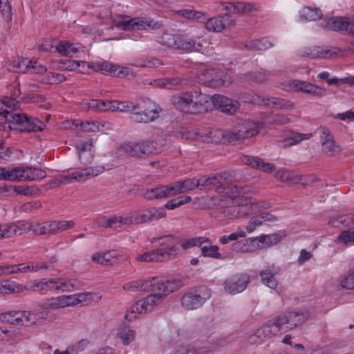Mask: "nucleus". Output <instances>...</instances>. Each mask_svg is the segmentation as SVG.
I'll list each match as a JSON object with an SVG mask.
<instances>
[{"label": "nucleus", "instance_id": "1", "mask_svg": "<svg viewBox=\"0 0 354 354\" xmlns=\"http://www.w3.org/2000/svg\"><path fill=\"white\" fill-rule=\"evenodd\" d=\"M171 103L176 109L182 112L199 114L214 108H221V95H209L202 93L201 90H194L173 96Z\"/></svg>", "mask_w": 354, "mask_h": 354}, {"label": "nucleus", "instance_id": "2", "mask_svg": "<svg viewBox=\"0 0 354 354\" xmlns=\"http://www.w3.org/2000/svg\"><path fill=\"white\" fill-rule=\"evenodd\" d=\"M160 248L150 252H147L136 257L140 262H156L168 260L176 254V243L173 236H165L160 243Z\"/></svg>", "mask_w": 354, "mask_h": 354}, {"label": "nucleus", "instance_id": "3", "mask_svg": "<svg viewBox=\"0 0 354 354\" xmlns=\"http://www.w3.org/2000/svg\"><path fill=\"white\" fill-rule=\"evenodd\" d=\"M260 7L250 2L223 3V28L235 25L236 15L258 11Z\"/></svg>", "mask_w": 354, "mask_h": 354}, {"label": "nucleus", "instance_id": "4", "mask_svg": "<svg viewBox=\"0 0 354 354\" xmlns=\"http://www.w3.org/2000/svg\"><path fill=\"white\" fill-rule=\"evenodd\" d=\"M260 124L251 121H245L239 124L231 130L223 135L225 142L236 145L242 142L247 138L257 136L259 132Z\"/></svg>", "mask_w": 354, "mask_h": 354}, {"label": "nucleus", "instance_id": "5", "mask_svg": "<svg viewBox=\"0 0 354 354\" xmlns=\"http://www.w3.org/2000/svg\"><path fill=\"white\" fill-rule=\"evenodd\" d=\"M183 286V281L179 279L165 280L158 277L149 279V292L156 297V301L160 304L165 298L171 292L178 290Z\"/></svg>", "mask_w": 354, "mask_h": 354}, {"label": "nucleus", "instance_id": "6", "mask_svg": "<svg viewBox=\"0 0 354 354\" xmlns=\"http://www.w3.org/2000/svg\"><path fill=\"white\" fill-rule=\"evenodd\" d=\"M93 69L96 72H100L104 75H109L115 77H123L129 74V68L125 66H120L106 61L95 62L87 63L86 62H81L74 60L71 62L72 68H76L84 66Z\"/></svg>", "mask_w": 354, "mask_h": 354}, {"label": "nucleus", "instance_id": "7", "mask_svg": "<svg viewBox=\"0 0 354 354\" xmlns=\"http://www.w3.org/2000/svg\"><path fill=\"white\" fill-rule=\"evenodd\" d=\"M130 118L136 123H149L159 117L160 109L154 102L145 100L136 104Z\"/></svg>", "mask_w": 354, "mask_h": 354}, {"label": "nucleus", "instance_id": "8", "mask_svg": "<svg viewBox=\"0 0 354 354\" xmlns=\"http://www.w3.org/2000/svg\"><path fill=\"white\" fill-rule=\"evenodd\" d=\"M231 189V192H229L228 189L226 190L225 193L229 197L233 198L234 203L239 206L240 217L254 213L252 198L244 196L243 188L234 186Z\"/></svg>", "mask_w": 354, "mask_h": 354}, {"label": "nucleus", "instance_id": "9", "mask_svg": "<svg viewBox=\"0 0 354 354\" xmlns=\"http://www.w3.org/2000/svg\"><path fill=\"white\" fill-rule=\"evenodd\" d=\"M210 297L211 290L206 287H202L194 292L185 294L181 299V305L186 310L196 309Z\"/></svg>", "mask_w": 354, "mask_h": 354}, {"label": "nucleus", "instance_id": "10", "mask_svg": "<svg viewBox=\"0 0 354 354\" xmlns=\"http://www.w3.org/2000/svg\"><path fill=\"white\" fill-rule=\"evenodd\" d=\"M91 258L92 261L104 266H115L128 260L125 252L116 250L95 252Z\"/></svg>", "mask_w": 354, "mask_h": 354}, {"label": "nucleus", "instance_id": "11", "mask_svg": "<svg viewBox=\"0 0 354 354\" xmlns=\"http://www.w3.org/2000/svg\"><path fill=\"white\" fill-rule=\"evenodd\" d=\"M158 42L167 48L183 51H189L192 46L191 38L180 34L163 33Z\"/></svg>", "mask_w": 354, "mask_h": 354}, {"label": "nucleus", "instance_id": "12", "mask_svg": "<svg viewBox=\"0 0 354 354\" xmlns=\"http://www.w3.org/2000/svg\"><path fill=\"white\" fill-rule=\"evenodd\" d=\"M277 317L283 331L293 329L303 324L308 317L306 310H297L281 314Z\"/></svg>", "mask_w": 354, "mask_h": 354}, {"label": "nucleus", "instance_id": "13", "mask_svg": "<svg viewBox=\"0 0 354 354\" xmlns=\"http://www.w3.org/2000/svg\"><path fill=\"white\" fill-rule=\"evenodd\" d=\"M90 107L96 108L102 111H119L127 113L133 111L136 109V104L131 102L122 101H103V100H92L89 104Z\"/></svg>", "mask_w": 354, "mask_h": 354}, {"label": "nucleus", "instance_id": "14", "mask_svg": "<svg viewBox=\"0 0 354 354\" xmlns=\"http://www.w3.org/2000/svg\"><path fill=\"white\" fill-rule=\"evenodd\" d=\"M29 221H17L0 225V240L11 239L30 232Z\"/></svg>", "mask_w": 354, "mask_h": 354}, {"label": "nucleus", "instance_id": "15", "mask_svg": "<svg viewBox=\"0 0 354 354\" xmlns=\"http://www.w3.org/2000/svg\"><path fill=\"white\" fill-rule=\"evenodd\" d=\"M114 21L116 27L124 30H146L151 26V21L148 19L127 15H118Z\"/></svg>", "mask_w": 354, "mask_h": 354}, {"label": "nucleus", "instance_id": "16", "mask_svg": "<svg viewBox=\"0 0 354 354\" xmlns=\"http://www.w3.org/2000/svg\"><path fill=\"white\" fill-rule=\"evenodd\" d=\"M119 149L120 151L136 158H143L153 152L152 149L146 146V142L144 141L124 142L120 145Z\"/></svg>", "mask_w": 354, "mask_h": 354}, {"label": "nucleus", "instance_id": "17", "mask_svg": "<svg viewBox=\"0 0 354 354\" xmlns=\"http://www.w3.org/2000/svg\"><path fill=\"white\" fill-rule=\"evenodd\" d=\"M156 297L151 295H148L143 299L139 300L132 305L128 311L125 317L129 321H132L137 318L138 315L146 313L152 309L153 306L160 304L156 301Z\"/></svg>", "mask_w": 354, "mask_h": 354}, {"label": "nucleus", "instance_id": "18", "mask_svg": "<svg viewBox=\"0 0 354 354\" xmlns=\"http://www.w3.org/2000/svg\"><path fill=\"white\" fill-rule=\"evenodd\" d=\"M198 82L210 88H216L221 84V75L219 69L203 67L198 73Z\"/></svg>", "mask_w": 354, "mask_h": 354}, {"label": "nucleus", "instance_id": "19", "mask_svg": "<svg viewBox=\"0 0 354 354\" xmlns=\"http://www.w3.org/2000/svg\"><path fill=\"white\" fill-rule=\"evenodd\" d=\"M250 282V274H236L225 280L224 288L229 293L237 294L244 291Z\"/></svg>", "mask_w": 354, "mask_h": 354}, {"label": "nucleus", "instance_id": "20", "mask_svg": "<svg viewBox=\"0 0 354 354\" xmlns=\"http://www.w3.org/2000/svg\"><path fill=\"white\" fill-rule=\"evenodd\" d=\"M290 88L294 91L303 92L317 97L326 95V90L324 88L305 81L292 80L290 83Z\"/></svg>", "mask_w": 354, "mask_h": 354}, {"label": "nucleus", "instance_id": "21", "mask_svg": "<svg viewBox=\"0 0 354 354\" xmlns=\"http://www.w3.org/2000/svg\"><path fill=\"white\" fill-rule=\"evenodd\" d=\"M257 330V336L263 341H266L283 331L277 317L268 320Z\"/></svg>", "mask_w": 354, "mask_h": 354}, {"label": "nucleus", "instance_id": "22", "mask_svg": "<svg viewBox=\"0 0 354 354\" xmlns=\"http://www.w3.org/2000/svg\"><path fill=\"white\" fill-rule=\"evenodd\" d=\"M232 188L234 187H223V216L230 219L240 217L239 206L234 203V198L229 197L225 193L227 189L231 192Z\"/></svg>", "mask_w": 354, "mask_h": 354}, {"label": "nucleus", "instance_id": "23", "mask_svg": "<svg viewBox=\"0 0 354 354\" xmlns=\"http://www.w3.org/2000/svg\"><path fill=\"white\" fill-rule=\"evenodd\" d=\"M167 212L164 207H150L141 211L137 216L138 223H150L165 218Z\"/></svg>", "mask_w": 354, "mask_h": 354}, {"label": "nucleus", "instance_id": "24", "mask_svg": "<svg viewBox=\"0 0 354 354\" xmlns=\"http://www.w3.org/2000/svg\"><path fill=\"white\" fill-rule=\"evenodd\" d=\"M348 23L349 17H333L323 21L321 26L328 30L345 32L347 34Z\"/></svg>", "mask_w": 354, "mask_h": 354}, {"label": "nucleus", "instance_id": "25", "mask_svg": "<svg viewBox=\"0 0 354 354\" xmlns=\"http://www.w3.org/2000/svg\"><path fill=\"white\" fill-rule=\"evenodd\" d=\"M58 281L54 279V278L50 279H42L38 280H33L28 283L27 290H32L33 292H38L41 294H46L48 291L55 290V283H57Z\"/></svg>", "mask_w": 354, "mask_h": 354}, {"label": "nucleus", "instance_id": "26", "mask_svg": "<svg viewBox=\"0 0 354 354\" xmlns=\"http://www.w3.org/2000/svg\"><path fill=\"white\" fill-rule=\"evenodd\" d=\"M279 268L274 265L262 270L259 273L262 283L271 289H276L278 286L276 276L279 274Z\"/></svg>", "mask_w": 354, "mask_h": 354}, {"label": "nucleus", "instance_id": "27", "mask_svg": "<svg viewBox=\"0 0 354 354\" xmlns=\"http://www.w3.org/2000/svg\"><path fill=\"white\" fill-rule=\"evenodd\" d=\"M276 39L270 37H262L261 39L246 41L244 48L248 50H266L274 46Z\"/></svg>", "mask_w": 354, "mask_h": 354}, {"label": "nucleus", "instance_id": "28", "mask_svg": "<svg viewBox=\"0 0 354 354\" xmlns=\"http://www.w3.org/2000/svg\"><path fill=\"white\" fill-rule=\"evenodd\" d=\"M241 160L245 165L258 169L263 172L271 173L275 169V166L274 165L264 162L262 159L258 157L243 156Z\"/></svg>", "mask_w": 354, "mask_h": 354}, {"label": "nucleus", "instance_id": "29", "mask_svg": "<svg viewBox=\"0 0 354 354\" xmlns=\"http://www.w3.org/2000/svg\"><path fill=\"white\" fill-rule=\"evenodd\" d=\"M312 133H301L296 131H288L284 138L281 140L283 147H289L300 143L303 140L313 137Z\"/></svg>", "mask_w": 354, "mask_h": 354}, {"label": "nucleus", "instance_id": "30", "mask_svg": "<svg viewBox=\"0 0 354 354\" xmlns=\"http://www.w3.org/2000/svg\"><path fill=\"white\" fill-rule=\"evenodd\" d=\"M44 306L49 309H59L67 307H72L70 295H59L46 299Z\"/></svg>", "mask_w": 354, "mask_h": 354}, {"label": "nucleus", "instance_id": "31", "mask_svg": "<svg viewBox=\"0 0 354 354\" xmlns=\"http://www.w3.org/2000/svg\"><path fill=\"white\" fill-rule=\"evenodd\" d=\"M323 17L322 10L315 6H304L299 11V18L301 21H314Z\"/></svg>", "mask_w": 354, "mask_h": 354}, {"label": "nucleus", "instance_id": "32", "mask_svg": "<svg viewBox=\"0 0 354 354\" xmlns=\"http://www.w3.org/2000/svg\"><path fill=\"white\" fill-rule=\"evenodd\" d=\"M131 220L129 218L119 217H111L109 218H103L97 221V224L100 227H111L113 229H118L122 227V225H130Z\"/></svg>", "mask_w": 354, "mask_h": 354}, {"label": "nucleus", "instance_id": "33", "mask_svg": "<svg viewBox=\"0 0 354 354\" xmlns=\"http://www.w3.org/2000/svg\"><path fill=\"white\" fill-rule=\"evenodd\" d=\"M19 326H30L44 318V314L38 311L19 310Z\"/></svg>", "mask_w": 354, "mask_h": 354}, {"label": "nucleus", "instance_id": "34", "mask_svg": "<svg viewBox=\"0 0 354 354\" xmlns=\"http://www.w3.org/2000/svg\"><path fill=\"white\" fill-rule=\"evenodd\" d=\"M27 289L26 286L15 281L6 280L0 282V294L19 293Z\"/></svg>", "mask_w": 354, "mask_h": 354}, {"label": "nucleus", "instance_id": "35", "mask_svg": "<svg viewBox=\"0 0 354 354\" xmlns=\"http://www.w3.org/2000/svg\"><path fill=\"white\" fill-rule=\"evenodd\" d=\"M21 181L36 180L46 176L45 171L35 167H21Z\"/></svg>", "mask_w": 354, "mask_h": 354}, {"label": "nucleus", "instance_id": "36", "mask_svg": "<svg viewBox=\"0 0 354 354\" xmlns=\"http://www.w3.org/2000/svg\"><path fill=\"white\" fill-rule=\"evenodd\" d=\"M27 118L28 116L24 113H13L10 114L8 120L6 121L9 123L8 127L10 129L19 130L23 132Z\"/></svg>", "mask_w": 354, "mask_h": 354}, {"label": "nucleus", "instance_id": "37", "mask_svg": "<svg viewBox=\"0 0 354 354\" xmlns=\"http://www.w3.org/2000/svg\"><path fill=\"white\" fill-rule=\"evenodd\" d=\"M149 279H137L125 283L123 289L128 292L147 291L149 292Z\"/></svg>", "mask_w": 354, "mask_h": 354}, {"label": "nucleus", "instance_id": "38", "mask_svg": "<svg viewBox=\"0 0 354 354\" xmlns=\"http://www.w3.org/2000/svg\"><path fill=\"white\" fill-rule=\"evenodd\" d=\"M79 44L62 41L56 47V50L62 56L73 57L79 51Z\"/></svg>", "mask_w": 354, "mask_h": 354}, {"label": "nucleus", "instance_id": "39", "mask_svg": "<svg viewBox=\"0 0 354 354\" xmlns=\"http://www.w3.org/2000/svg\"><path fill=\"white\" fill-rule=\"evenodd\" d=\"M88 180L85 168L65 176L59 182H55L54 185L58 186L60 183L66 184L72 182H85Z\"/></svg>", "mask_w": 354, "mask_h": 354}, {"label": "nucleus", "instance_id": "40", "mask_svg": "<svg viewBox=\"0 0 354 354\" xmlns=\"http://www.w3.org/2000/svg\"><path fill=\"white\" fill-rule=\"evenodd\" d=\"M331 50L324 49L318 46H313L306 49L303 52V55L313 59L315 58H329L333 55Z\"/></svg>", "mask_w": 354, "mask_h": 354}, {"label": "nucleus", "instance_id": "41", "mask_svg": "<svg viewBox=\"0 0 354 354\" xmlns=\"http://www.w3.org/2000/svg\"><path fill=\"white\" fill-rule=\"evenodd\" d=\"M90 345V342L86 339H82L79 342L68 346L65 351L60 352L58 349L54 351V354H77L83 352Z\"/></svg>", "mask_w": 354, "mask_h": 354}, {"label": "nucleus", "instance_id": "42", "mask_svg": "<svg viewBox=\"0 0 354 354\" xmlns=\"http://www.w3.org/2000/svg\"><path fill=\"white\" fill-rule=\"evenodd\" d=\"M221 175H213L209 177L202 176L200 186L206 190L218 189L221 187Z\"/></svg>", "mask_w": 354, "mask_h": 354}, {"label": "nucleus", "instance_id": "43", "mask_svg": "<svg viewBox=\"0 0 354 354\" xmlns=\"http://www.w3.org/2000/svg\"><path fill=\"white\" fill-rule=\"evenodd\" d=\"M21 167H15L11 169H0V179L10 181H21Z\"/></svg>", "mask_w": 354, "mask_h": 354}, {"label": "nucleus", "instance_id": "44", "mask_svg": "<svg viewBox=\"0 0 354 354\" xmlns=\"http://www.w3.org/2000/svg\"><path fill=\"white\" fill-rule=\"evenodd\" d=\"M117 337L125 345H129L135 339L136 332L129 326L120 327L117 332Z\"/></svg>", "mask_w": 354, "mask_h": 354}, {"label": "nucleus", "instance_id": "45", "mask_svg": "<svg viewBox=\"0 0 354 354\" xmlns=\"http://www.w3.org/2000/svg\"><path fill=\"white\" fill-rule=\"evenodd\" d=\"M294 103L290 100L275 97H270L268 107L283 110H292L294 109Z\"/></svg>", "mask_w": 354, "mask_h": 354}, {"label": "nucleus", "instance_id": "46", "mask_svg": "<svg viewBox=\"0 0 354 354\" xmlns=\"http://www.w3.org/2000/svg\"><path fill=\"white\" fill-rule=\"evenodd\" d=\"M76 149L79 154V158H84V153H88V159L93 160L94 151L93 144L91 140L80 142L76 145Z\"/></svg>", "mask_w": 354, "mask_h": 354}, {"label": "nucleus", "instance_id": "47", "mask_svg": "<svg viewBox=\"0 0 354 354\" xmlns=\"http://www.w3.org/2000/svg\"><path fill=\"white\" fill-rule=\"evenodd\" d=\"M322 151L328 156H335L340 151V147L336 145L334 139L324 140L322 142Z\"/></svg>", "mask_w": 354, "mask_h": 354}, {"label": "nucleus", "instance_id": "48", "mask_svg": "<svg viewBox=\"0 0 354 354\" xmlns=\"http://www.w3.org/2000/svg\"><path fill=\"white\" fill-rule=\"evenodd\" d=\"M145 195L149 199H160L167 198V188L165 185H159L156 187L148 189Z\"/></svg>", "mask_w": 354, "mask_h": 354}, {"label": "nucleus", "instance_id": "49", "mask_svg": "<svg viewBox=\"0 0 354 354\" xmlns=\"http://www.w3.org/2000/svg\"><path fill=\"white\" fill-rule=\"evenodd\" d=\"M44 127V123L38 119L28 117L23 132L42 131Z\"/></svg>", "mask_w": 354, "mask_h": 354}, {"label": "nucleus", "instance_id": "50", "mask_svg": "<svg viewBox=\"0 0 354 354\" xmlns=\"http://www.w3.org/2000/svg\"><path fill=\"white\" fill-rule=\"evenodd\" d=\"M239 106L238 101L223 97V113L233 115L239 109Z\"/></svg>", "mask_w": 354, "mask_h": 354}, {"label": "nucleus", "instance_id": "51", "mask_svg": "<svg viewBox=\"0 0 354 354\" xmlns=\"http://www.w3.org/2000/svg\"><path fill=\"white\" fill-rule=\"evenodd\" d=\"M205 243H209V240L206 237L198 236L184 241L181 244V247L183 250H187L196 246L202 247Z\"/></svg>", "mask_w": 354, "mask_h": 354}, {"label": "nucleus", "instance_id": "52", "mask_svg": "<svg viewBox=\"0 0 354 354\" xmlns=\"http://www.w3.org/2000/svg\"><path fill=\"white\" fill-rule=\"evenodd\" d=\"M66 80V77L61 73H47L45 75L42 76L41 82L44 84H59Z\"/></svg>", "mask_w": 354, "mask_h": 354}, {"label": "nucleus", "instance_id": "53", "mask_svg": "<svg viewBox=\"0 0 354 354\" xmlns=\"http://www.w3.org/2000/svg\"><path fill=\"white\" fill-rule=\"evenodd\" d=\"M201 181V180L195 178H187L183 180H179L178 183L180 190H182V194L194 190L196 187H200Z\"/></svg>", "mask_w": 354, "mask_h": 354}, {"label": "nucleus", "instance_id": "54", "mask_svg": "<svg viewBox=\"0 0 354 354\" xmlns=\"http://www.w3.org/2000/svg\"><path fill=\"white\" fill-rule=\"evenodd\" d=\"M201 248V254L205 257L218 259L220 257L219 247L211 244L203 245Z\"/></svg>", "mask_w": 354, "mask_h": 354}, {"label": "nucleus", "instance_id": "55", "mask_svg": "<svg viewBox=\"0 0 354 354\" xmlns=\"http://www.w3.org/2000/svg\"><path fill=\"white\" fill-rule=\"evenodd\" d=\"M70 298L71 306H75L80 303L93 299V294L92 292H80L70 295Z\"/></svg>", "mask_w": 354, "mask_h": 354}, {"label": "nucleus", "instance_id": "56", "mask_svg": "<svg viewBox=\"0 0 354 354\" xmlns=\"http://www.w3.org/2000/svg\"><path fill=\"white\" fill-rule=\"evenodd\" d=\"M29 224L31 225L30 231H32L36 235L50 234L48 221L44 223H32L29 221Z\"/></svg>", "mask_w": 354, "mask_h": 354}, {"label": "nucleus", "instance_id": "57", "mask_svg": "<svg viewBox=\"0 0 354 354\" xmlns=\"http://www.w3.org/2000/svg\"><path fill=\"white\" fill-rule=\"evenodd\" d=\"M19 310L9 311L0 314V320L3 322L19 326Z\"/></svg>", "mask_w": 354, "mask_h": 354}, {"label": "nucleus", "instance_id": "58", "mask_svg": "<svg viewBox=\"0 0 354 354\" xmlns=\"http://www.w3.org/2000/svg\"><path fill=\"white\" fill-rule=\"evenodd\" d=\"M266 123L270 124H285L290 122L288 117L283 114H270L266 118Z\"/></svg>", "mask_w": 354, "mask_h": 354}, {"label": "nucleus", "instance_id": "59", "mask_svg": "<svg viewBox=\"0 0 354 354\" xmlns=\"http://www.w3.org/2000/svg\"><path fill=\"white\" fill-rule=\"evenodd\" d=\"M54 279H57L58 281L57 283H55V290L56 291H62V292H71L75 290V286L73 283L72 279H69L66 281L62 279L61 278H54Z\"/></svg>", "mask_w": 354, "mask_h": 354}, {"label": "nucleus", "instance_id": "60", "mask_svg": "<svg viewBox=\"0 0 354 354\" xmlns=\"http://www.w3.org/2000/svg\"><path fill=\"white\" fill-rule=\"evenodd\" d=\"M328 85L348 84L349 86H354V75L348 76L342 78H337L336 77L328 78L327 80Z\"/></svg>", "mask_w": 354, "mask_h": 354}, {"label": "nucleus", "instance_id": "61", "mask_svg": "<svg viewBox=\"0 0 354 354\" xmlns=\"http://www.w3.org/2000/svg\"><path fill=\"white\" fill-rule=\"evenodd\" d=\"M167 145V141L165 139H159L146 142V146L152 149V153H156L162 150Z\"/></svg>", "mask_w": 354, "mask_h": 354}, {"label": "nucleus", "instance_id": "62", "mask_svg": "<svg viewBox=\"0 0 354 354\" xmlns=\"http://www.w3.org/2000/svg\"><path fill=\"white\" fill-rule=\"evenodd\" d=\"M205 28L209 31L220 32L221 30V19H220V17L209 19L206 21Z\"/></svg>", "mask_w": 354, "mask_h": 354}, {"label": "nucleus", "instance_id": "63", "mask_svg": "<svg viewBox=\"0 0 354 354\" xmlns=\"http://www.w3.org/2000/svg\"><path fill=\"white\" fill-rule=\"evenodd\" d=\"M337 240L343 243H354V229L343 231L338 236Z\"/></svg>", "mask_w": 354, "mask_h": 354}, {"label": "nucleus", "instance_id": "64", "mask_svg": "<svg viewBox=\"0 0 354 354\" xmlns=\"http://www.w3.org/2000/svg\"><path fill=\"white\" fill-rule=\"evenodd\" d=\"M340 286L344 289L354 290V270L342 279Z\"/></svg>", "mask_w": 354, "mask_h": 354}]
</instances>
